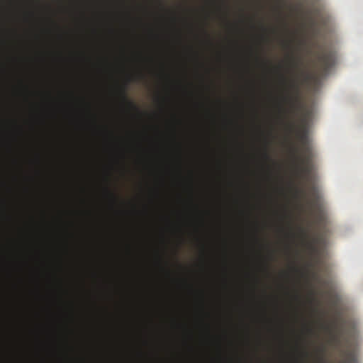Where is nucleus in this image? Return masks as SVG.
<instances>
[{
  "mask_svg": "<svg viewBox=\"0 0 363 363\" xmlns=\"http://www.w3.org/2000/svg\"><path fill=\"white\" fill-rule=\"evenodd\" d=\"M313 154L297 155L294 156V160L297 172L309 183L307 191L308 204L317 221L322 222L324 218V212L321 195L315 184L311 183V174L313 169Z\"/></svg>",
  "mask_w": 363,
  "mask_h": 363,
  "instance_id": "nucleus-1",
  "label": "nucleus"
},
{
  "mask_svg": "<svg viewBox=\"0 0 363 363\" xmlns=\"http://www.w3.org/2000/svg\"><path fill=\"white\" fill-rule=\"evenodd\" d=\"M242 188L243 193V201L245 207L241 211L242 223L241 229L243 235L247 237H256L260 231L259 222L253 218L252 205L250 203V198L252 196L250 183L242 178Z\"/></svg>",
  "mask_w": 363,
  "mask_h": 363,
  "instance_id": "nucleus-2",
  "label": "nucleus"
},
{
  "mask_svg": "<svg viewBox=\"0 0 363 363\" xmlns=\"http://www.w3.org/2000/svg\"><path fill=\"white\" fill-rule=\"evenodd\" d=\"M281 81L284 88L282 101L289 105L290 112L295 113L301 108L298 86L294 79H289L283 74L281 75Z\"/></svg>",
  "mask_w": 363,
  "mask_h": 363,
  "instance_id": "nucleus-3",
  "label": "nucleus"
},
{
  "mask_svg": "<svg viewBox=\"0 0 363 363\" xmlns=\"http://www.w3.org/2000/svg\"><path fill=\"white\" fill-rule=\"evenodd\" d=\"M316 60L320 74L325 75L334 65L335 53L330 50H324L317 55Z\"/></svg>",
  "mask_w": 363,
  "mask_h": 363,
  "instance_id": "nucleus-4",
  "label": "nucleus"
},
{
  "mask_svg": "<svg viewBox=\"0 0 363 363\" xmlns=\"http://www.w3.org/2000/svg\"><path fill=\"white\" fill-rule=\"evenodd\" d=\"M296 136L299 141L300 146L293 149L294 156L297 155L313 154L312 147L308 141L306 128L303 126L298 130L296 133Z\"/></svg>",
  "mask_w": 363,
  "mask_h": 363,
  "instance_id": "nucleus-5",
  "label": "nucleus"
},
{
  "mask_svg": "<svg viewBox=\"0 0 363 363\" xmlns=\"http://www.w3.org/2000/svg\"><path fill=\"white\" fill-rule=\"evenodd\" d=\"M245 4V6L242 9V16H241V22L243 26L248 27L251 30H254L255 28V15H249L247 13V9L251 4L252 0H242Z\"/></svg>",
  "mask_w": 363,
  "mask_h": 363,
  "instance_id": "nucleus-6",
  "label": "nucleus"
},
{
  "mask_svg": "<svg viewBox=\"0 0 363 363\" xmlns=\"http://www.w3.org/2000/svg\"><path fill=\"white\" fill-rule=\"evenodd\" d=\"M245 276L247 279L251 281V284H250V296L254 299L255 297V289H256V285L258 282V279L254 273H252L251 272H250L248 270L245 272Z\"/></svg>",
  "mask_w": 363,
  "mask_h": 363,
  "instance_id": "nucleus-7",
  "label": "nucleus"
},
{
  "mask_svg": "<svg viewBox=\"0 0 363 363\" xmlns=\"http://www.w3.org/2000/svg\"><path fill=\"white\" fill-rule=\"evenodd\" d=\"M208 227V220L203 213L199 214V217L196 222L194 224V229L196 233L204 230Z\"/></svg>",
  "mask_w": 363,
  "mask_h": 363,
  "instance_id": "nucleus-8",
  "label": "nucleus"
},
{
  "mask_svg": "<svg viewBox=\"0 0 363 363\" xmlns=\"http://www.w3.org/2000/svg\"><path fill=\"white\" fill-rule=\"evenodd\" d=\"M246 57L245 60V69H244V74L243 77L245 79V74H248L250 72V65H249V57L255 56V50L252 46H249L246 48Z\"/></svg>",
  "mask_w": 363,
  "mask_h": 363,
  "instance_id": "nucleus-9",
  "label": "nucleus"
},
{
  "mask_svg": "<svg viewBox=\"0 0 363 363\" xmlns=\"http://www.w3.org/2000/svg\"><path fill=\"white\" fill-rule=\"evenodd\" d=\"M120 96L122 101L125 102L129 108L137 111H138V108L135 104L128 99L126 94V87L123 86L120 89Z\"/></svg>",
  "mask_w": 363,
  "mask_h": 363,
  "instance_id": "nucleus-10",
  "label": "nucleus"
},
{
  "mask_svg": "<svg viewBox=\"0 0 363 363\" xmlns=\"http://www.w3.org/2000/svg\"><path fill=\"white\" fill-rule=\"evenodd\" d=\"M242 160H243V164H244L245 174H250L252 173L250 164V160L252 157V155L245 152L244 151L242 152Z\"/></svg>",
  "mask_w": 363,
  "mask_h": 363,
  "instance_id": "nucleus-11",
  "label": "nucleus"
},
{
  "mask_svg": "<svg viewBox=\"0 0 363 363\" xmlns=\"http://www.w3.org/2000/svg\"><path fill=\"white\" fill-rule=\"evenodd\" d=\"M322 238L320 236H317L313 239V242L308 243V248L311 250L312 253L318 254V249L316 246V244H318L321 242Z\"/></svg>",
  "mask_w": 363,
  "mask_h": 363,
  "instance_id": "nucleus-12",
  "label": "nucleus"
},
{
  "mask_svg": "<svg viewBox=\"0 0 363 363\" xmlns=\"http://www.w3.org/2000/svg\"><path fill=\"white\" fill-rule=\"evenodd\" d=\"M244 340H243V343L245 345V346L246 347H250V326L249 325L247 324H244Z\"/></svg>",
  "mask_w": 363,
  "mask_h": 363,
  "instance_id": "nucleus-13",
  "label": "nucleus"
},
{
  "mask_svg": "<svg viewBox=\"0 0 363 363\" xmlns=\"http://www.w3.org/2000/svg\"><path fill=\"white\" fill-rule=\"evenodd\" d=\"M345 356L346 357L342 363H356L357 358L355 354L353 352L347 351L345 353Z\"/></svg>",
  "mask_w": 363,
  "mask_h": 363,
  "instance_id": "nucleus-14",
  "label": "nucleus"
},
{
  "mask_svg": "<svg viewBox=\"0 0 363 363\" xmlns=\"http://www.w3.org/2000/svg\"><path fill=\"white\" fill-rule=\"evenodd\" d=\"M277 11H278V14H279V16L281 18V21L282 23V25H283V27L286 30H289V28H288V25L285 21V19H284L282 17H281V7H279L277 9Z\"/></svg>",
  "mask_w": 363,
  "mask_h": 363,
  "instance_id": "nucleus-15",
  "label": "nucleus"
},
{
  "mask_svg": "<svg viewBox=\"0 0 363 363\" xmlns=\"http://www.w3.org/2000/svg\"><path fill=\"white\" fill-rule=\"evenodd\" d=\"M290 62L293 67L296 68L298 65V60L293 55L290 57Z\"/></svg>",
  "mask_w": 363,
  "mask_h": 363,
  "instance_id": "nucleus-16",
  "label": "nucleus"
},
{
  "mask_svg": "<svg viewBox=\"0 0 363 363\" xmlns=\"http://www.w3.org/2000/svg\"><path fill=\"white\" fill-rule=\"evenodd\" d=\"M108 195L111 196V198L113 199V200H116V196L114 193H113L112 191H111L109 189H106Z\"/></svg>",
  "mask_w": 363,
  "mask_h": 363,
  "instance_id": "nucleus-17",
  "label": "nucleus"
},
{
  "mask_svg": "<svg viewBox=\"0 0 363 363\" xmlns=\"http://www.w3.org/2000/svg\"><path fill=\"white\" fill-rule=\"evenodd\" d=\"M263 157L265 160H270V157H269V153L267 152V151H264V153H263Z\"/></svg>",
  "mask_w": 363,
  "mask_h": 363,
  "instance_id": "nucleus-18",
  "label": "nucleus"
},
{
  "mask_svg": "<svg viewBox=\"0 0 363 363\" xmlns=\"http://www.w3.org/2000/svg\"><path fill=\"white\" fill-rule=\"evenodd\" d=\"M309 115V111H306V113H304V116H303V122H305L306 121V117Z\"/></svg>",
  "mask_w": 363,
  "mask_h": 363,
  "instance_id": "nucleus-19",
  "label": "nucleus"
},
{
  "mask_svg": "<svg viewBox=\"0 0 363 363\" xmlns=\"http://www.w3.org/2000/svg\"><path fill=\"white\" fill-rule=\"evenodd\" d=\"M247 87H250V89L252 88V82H250L248 80H247Z\"/></svg>",
  "mask_w": 363,
  "mask_h": 363,
  "instance_id": "nucleus-20",
  "label": "nucleus"
},
{
  "mask_svg": "<svg viewBox=\"0 0 363 363\" xmlns=\"http://www.w3.org/2000/svg\"><path fill=\"white\" fill-rule=\"evenodd\" d=\"M242 363H250V362L247 361V359L246 358H243L242 359Z\"/></svg>",
  "mask_w": 363,
  "mask_h": 363,
  "instance_id": "nucleus-21",
  "label": "nucleus"
},
{
  "mask_svg": "<svg viewBox=\"0 0 363 363\" xmlns=\"http://www.w3.org/2000/svg\"><path fill=\"white\" fill-rule=\"evenodd\" d=\"M308 331L309 333H313V330H312L311 328H309V329L308 330Z\"/></svg>",
  "mask_w": 363,
  "mask_h": 363,
  "instance_id": "nucleus-22",
  "label": "nucleus"
},
{
  "mask_svg": "<svg viewBox=\"0 0 363 363\" xmlns=\"http://www.w3.org/2000/svg\"><path fill=\"white\" fill-rule=\"evenodd\" d=\"M290 45H291V42H289V43H286V46H287V47H289V46H290Z\"/></svg>",
  "mask_w": 363,
  "mask_h": 363,
  "instance_id": "nucleus-23",
  "label": "nucleus"
},
{
  "mask_svg": "<svg viewBox=\"0 0 363 363\" xmlns=\"http://www.w3.org/2000/svg\"><path fill=\"white\" fill-rule=\"evenodd\" d=\"M199 250H206V248H200Z\"/></svg>",
  "mask_w": 363,
  "mask_h": 363,
  "instance_id": "nucleus-24",
  "label": "nucleus"
}]
</instances>
